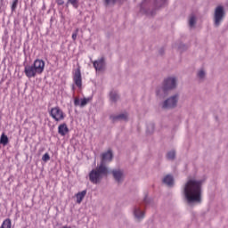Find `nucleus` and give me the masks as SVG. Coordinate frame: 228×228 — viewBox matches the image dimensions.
<instances>
[{
	"label": "nucleus",
	"instance_id": "1",
	"mask_svg": "<svg viewBox=\"0 0 228 228\" xmlns=\"http://www.w3.org/2000/svg\"><path fill=\"white\" fill-rule=\"evenodd\" d=\"M183 195L189 204L200 203L202 201V181L189 180L184 185Z\"/></svg>",
	"mask_w": 228,
	"mask_h": 228
},
{
	"label": "nucleus",
	"instance_id": "2",
	"mask_svg": "<svg viewBox=\"0 0 228 228\" xmlns=\"http://www.w3.org/2000/svg\"><path fill=\"white\" fill-rule=\"evenodd\" d=\"M45 69V61L40 59L34 61L33 65H27L24 68L25 76L31 79V77H36L37 74L40 75L44 72Z\"/></svg>",
	"mask_w": 228,
	"mask_h": 228
},
{
	"label": "nucleus",
	"instance_id": "3",
	"mask_svg": "<svg viewBox=\"0 0 228 228\" xmlns=\"http://www.w3.org/2000/svg\"><path fill=\"white\" fill-rule=\"evenodd\" d=\"M106 175H108V167L101 164L96 169L89 174V179L91 183L97 184V183H101L102 177Z\"/></svg>",
	"mask_w": 228,
	"mask_h": 228
},
{
	"label": "nucleus",
	"instance_id": "4",
	"mask_svg": "<svg viewBox=\"0 0 228 228\" xmlns=\"http://www.w3.org/2000/svg\"><path fill=\"white\" fill-rule=\"evenodd\" d=\"M50 117H52L55 122H61L65 120V117H67V115L60 109L59 106H57L51 109Z\"/></svg>",
	"mask_w": 228,
	"mask_h": 228
},
{
	"label": "nucleus",
	"instance_id": "5",
	"mask_svg": "<svg viewBox=\"0 0 228 228\" xmlns=\"http://www.w3.org/2000/svg\"><path fill=\"white\" fill-rule=\"evenodd\" d=\"M224 17H225V12L224 11V7L219 5L216 8L214 14V22L216 28H218V26H220V22L224 20Z\"/></svg>",
	"mask_w": 228,
	"mask_h": 228
},
{
	"label": "nucleus",
	"instance_id": "6",
	"mask_svg": "<svg viewBox=\"0 0 228 228\" xmlns=\"http://www.w3.org/2000/svg\"><path fill=\"white\" fill-rule=\"evenodd\" d=\"M177 86V80L175 77H168L164 80L163 90L167 92V90H174Z\"/></svg>",
	"mask_w": 228,
	"mask_h": 228
},
{
	"label": "nucleus",
	"instance_id": "7",
	"mask_svg": "<svg viewBox=\"0 0 228 228\" xmlns=\"http://www.w3.org/2000/svg\"><path fill=\"white\" fill-rule=\"evenodd\" d=\"M177 101H178L177 95L170 97L164 102L162 108L164 110H170V108H175V106H177Z\"/></svg>",
	"mask_w": 228,
	"mask_h": 228
},
{
	"label": "nucleus",
	"instance_id": "8",
	"mask_svg": "<svg viewBox=\"0 0 228 228\" xmlns=\"http://www.w3.org/2000/svg\"><path fill=\"white\" fill-rule=\"evenodd\" d=\"M73 81L78 88H81L83 83L81 80V70H79V69L75 70L73 75Z\"/></svg>",
	"mask_w": 228,
	"mask_h": 228
},
{
	"label": "nucleus",
	"instance_id": "9",
	"mask_svg": "<svg viewBox=\"0 0 228 228\" xmlns=\"http://www.w3.org/2000/svg\"><path fill=\"white\" fill-rule=\"evenodd\" d=\"M58 134L61 136H66L69 134V126H67V123H61L58 126Z\"/></svg>",
	"mask_w": 228,
	"mask_h": 228
},
{
	"label": "nucleus",
	"instance_id": "10",
	"mask_svg": "<svg viewBox=\"0 0 228 228\" xmlns=\"http://www.w3.org/2000/svg\"><path fill=\"white\" fill-rule=\"evenodd\" d=\"M112 175L115 181L120 183V181H122V179L124 178V172H122V170L120 169H114L112 170Z\"/></svg>",
	"mask_w": 228,
	"mask_h": 228
},
{
	"label": "nucleus",
	"instance_id": "11",
	"mask_svg": "<svg viewBox=\"0 0 228 228\" xmlns=\"http://www.w3.org/2000/svg\"><path fill=\"white\" fill-rule=\"evenodd\" d=\"M113 159V152L111 150H109L107 152L102 153V165H104L105 161H111Z\"/></svg>",
	"mask_w": 228,
	"mask_h": 228
},
{
	"label": "nucleus",
	"instance_id": "12",
	"mask_svg": "<svg viewBox=\"0 0 228 228\" xmlns=\"http://www.w3.org/2000/svg\"><path fill=\"white\" fill-rule=\"evenodd\" d=\"M94 67L96 72H101V70H103L104 69V59L95 61L94 62Z\"/></svg>",
	"mask_w": 228,
	"mask_h": 228
},
{
	"label": "nucleus",
	"instance_id": "13",
	"mask_svg": "<svg viewBox=\"0 0 228 228\" xmlns=\"http://www.w3.org/2000/svg\"><path fill=\"white\" fill-rule=\"evenodd\" d=\"M74 104L75 106H80V108H85V106H86V98H76L74 101Z\"/></svg>",
	"mask_w": 228,
	"mask_h": 228
},
{
	"label": "nucleus",
	"instance_id": "14",
	"mask_svg": "<svg viewBox=\"0 0 228 228\" xmlns=\"http://www.w3.org/2000/svg\"><path fill=\"white\" fill-rule=\"evenodd\" d=\"M163 183L167 184V186H173L174 185V177L170 175H167L163 179Z\"/></svg>",
	"mask_w": 228,
	"mask_h": 228
},
{
	"label": "nucleus",
	"instance_id": "15",
	"mask_svg": "<svg viewBox=\"0 0 228 228\" xmlns=\"http://www.w3.org/2000/svg\"><path fill=\"white\" fill-rule=\"evenodd\" d=\"M134 215L135 216V218H137V220H142V218H143V216H145V215L143 214V212L140 209V208H136L134 211Z\"/></svg>",
	"mask_w": 228,
	"mask_h": 228
},
{
	"label": "nucleus",
	"instance_id": "16",
	"mask_svg": "<svg viewBox=\"0 0 228 228\" xmlns=\"http://www.w3.org/2000/svg\"><path fill=\"white\" fill-rule=\"evenodd\" d=\"M85 195H86V191H83L81 192L77 193V203L81 204L83 202V200L85 199Z\"/></svg>",
	"mask_w": 228,
	"mask_h": 228
},
{
	"label": "nucleus",
	"instance_id": "17",
	"mask_svg": "<svg viewBox=\"0 0 228 228\" xmlns=\"http://www.w3.org/2000/svg\"><path fill=\"white\" fill-rule=\"evenodd\" d=\"M110 118L115 122L116 120H127V114H119L118 116H111Z\"/></svg>",
	"mask_w": 228,
	"mask_h": 228
},
{
	"label": "nucleus",
	"instance_id": "18",
	"mask_svg": "<svg viewBox=\"0 0 228 228\" xmlns=\"http://www.w3.org/2000/svg\"><path fill=\"white\" fill-rule=\"evenodd\" d=\"M0 228H12V219L7 218L4 220Z\"/></svg>",
	"mask_w": 228,
	"mask_h": 228
},
{
	"label": "nucleus",
	"instance_id": "19",
	"mask_svg": "<svg viewBox=\"0 0 228 228\" xmlns=\"http://www.w3.org/2000/svg\"><path fill=\"white\" fill-rule=\"evenodd\" d=\"M8 136L4 134H2L0 137V143H2V145H8Z\"/></svg>",
	"mask_w": 228,
	"mask_h": 228
},
{
	"label": "nucleus",
	"instance_id": "20",
	"mask_svg": "<svg viewBox=\"0 0 228 228\" xmlns=\"http://www.w3.org/2000/svg\"><path fill=\"white\" fill-rule=\"evenodd\" d=\"M196 19L195 16H191L189 20V26L190 28H193L195 26Z\"/></svg>",
	"mask_w": 228,
	"mask_h": 228
},
{
	"label": "nucleus",
	"instance_id": "21",
	"mask_svg": "<svg viewBox=\"0 0 228 228\" xmlns=\"http://www.w3.org/2000/svg\"><path fill=\"white\" fill-rule=\"evenodd\" d=\"M110 101H112L113 102H116V101L118 100V94H117V93H110Z\"/></svg>",
	"mask_w": 228,
	"mask_h": 228
},
{
	"label": "nucleus",
	"instance_id": "22",
	"mask_svg": "<svg viewBox=\"0 0 228 228\" xmlns=\"http://www.w3.org/2000/svg\"><path fill=\"white\" fill-rule=\"evenodd\" d=\"M167 159H175V151H169L167 155Z\"/></svg>",
	"mask_w": 228,
	"mask_h": 228
},
{
	"label": "nucleus",
	"instance_id": "23",
	"mask_svg": "<svg viewBox=\"0 0 228 228\" xmlns=\"http://www.w3.org/2000/svg\"><path fill=\"white\" fill-rule=\"evenodd\" d=\"M18 4H19V0H14L12 2V7H11L12 12H15V10H17Z\"/></svg>",
	"mask_w": 228,
	"mask_h": 228
},
{
	"label": "nucleus",
	"instance_id": "24",
	"mask_svg": "<svg viewBox=\"0 0 228 228\" xmlns=\"http://www.w3.org/2000/svg\"><path fill=\"white\" fill-rule=\"evenodd\" d=\"M68 3L72 4V6H74V8H77V0H68Z\"/></svg>",
	"mask_w": 228,
	"mask_h": 228
},
{
	"label": "nucleus",
	"instance_id": "25",
	"mask_svg": "<svg viewBox=\"0 0 228 228\" xmlns=\"http://www.w3.org/2000/svg\"><path fill=\"white\" fill-rule=\"evenodd\" d=\"M42 159H43V161H49V159H51L49 153H45L42 157Z\"/></svg>",
	"mask_w": 228,
	"mask_h": 228
},
{
	"label": "nucleus",
	"instance_id": "26",
	"mask_svg": "<svg viewBox=\"0 0 228 228\" xmlns=\"http://www.w3.org/2000/svg\"><path fill=\"white\" fill-rule=\"evenodd\" d=\"M204 76H206L204 70L201 69L198 72V77H200V79H204Z\"/></svg>",
	"mask_w": 228,
	"mask_h": 228
},
{
	"label": "nucleus",
	"instance_id": "27",
	"mask_svg": "<svg viewBox=\"0 0 228 228\" xmlns=\"http://www.w3.org/2000/svg\"><path fill=\"white\" fill-rule=\"evenodd\" d=\"M105 4H115L117 3V0H104Z\"/></svg>",
	"mask_w": 228,
	"mask_h": 228
},
{
	"label": "nucleus",
	"instance_id": "28",
	"mask_svg": "<svg viewBox=\"0 0 228 228\" xmlns=\"http://www.w3.org/2000/svg\"><path fill=\"white\" fill-rule=\"evenodd\" d=\"M65 4V2L63 0H57V4H59V6H61Z\"/></svg>",
	"mask_w": 228,
	"mask_h": 228
},
{
	"label": "nucleus",
	"instance_id": "29",
	"mask_svg": "<svg viewBox=\"0 0 228 228\" xmlns=\"http://www.w3.org/2000/svg\"><path fill=\"white\" fill-rule=\"evenodd\" d=\"M76 38H77V33H73L72 34V39L76 40Z\"/></svg>",
	"mask_w": 228,
	"mask_h": 228
}]
</instances>
